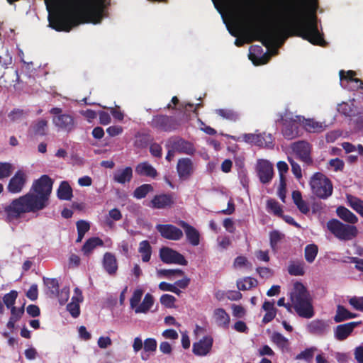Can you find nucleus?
<instances>
[{
    "label": "nucleus",
    "instance_id": "obj_1",
    "mask_svg": "<svg viewBox=\"0 0 363 363\" xmlns=\"http://www.w3.org/2000/svg\"><path fill=\"white\" fill-rule=\"evenodd\" d=\"M290 11L293 18L281 21L271 28L260 23H239L238 27L244 33L252 36V40L261 41L269 48L280 39L282 42L289 36H298L315 45L324 46L325 42L318 28L315 11L308 13L306 0H296Z\"/></svg>",
    "mask_w": 363,
    "mask_h": 363
},
{
    "label": "nucleus",
    "instance_id": "obj_2",
    "mask_svg": "<svg viewBox=\"0 0 363 363\" xmlns=\"http://www.w3.org/2000/svg\"><path fill=\"white\" fill-rule=\"evenodd\" d=\"M103 12L102 5L91 6L86 0H69V9L50 17L49 23L57 31L69 32L80 24L101 23Z\"/></svg>",
    "mask_w": 363,
    "mask_h": 363
},
{
    "label": "nucleus",
    "instance_id": "obj_3",
    "mask_svg": "<svg viewBox=\"0 0 363 363\" xmlns=\"http://www.w3.org/2000/svg\"><path fill=\"white\" fill-rule=\"evenodd\" d=\"M290 300L296 313L302 318H311L314 315L312 298L305 286L296 282L290 294Z\"/></svg>",
    "mask_w": 363,
    "mask_h": 363
},
{
    "label": "nucleus",
    "instance_id": "obj_4",
    "mask_svg": "<svg viewBox=\"0 0 363 363\" xmlns=\"http://www.w3.org/2000/svg\"><path fill=\"white\" fill-rule=\"evenodd\" d=\"M53 180L44 174L33 183L30 191L26 194L38 211L44 209L48 205Z\"/></svg>",
    "mask_w": 363,
    "mask_h": 363
},
{
    "label": "nucleus",
    "instance_id": "obj_5",
    "mask_svg": "<svg viewBox=\"0 0 363 363\" xmlns=\"http://www.w3.org/2000/svg\"><path fill=\"white\" fill-rule=\"evenodd\" d=\"M27 194L13 199L9 204L3 208V213L7 222H13L26 213L38 211Z\"/></svg>",
    "mask_w": 363,
    "mask_h": 363
},
{
    "label": "nucleus",
    "instance_id": "obj_6",
    "mask_svg": "<svg viewBox=\"0 0 363 363\" xmlns=\"http://www.w3.org/2000/svg\"><path fill=\"white\" fill-rule=\"evenodd\" d=\"M312 193L321 199L330 197L333 191L332 182L320 172L315 173L310 180Z\"/></svg>",
    "mask_w": 363,
    "mask_h": 363
},
{
    "label": "nucleus",
    "instance_id": "obj_7",
    "mask_svg": "<svg viewBox=\"0 0 363 363\" xmlns=\"http://www.w3.org/2000/svg\"><path fill=\"white\" fill-rule=\"evenodd\" d=\"M327 228L340 240H351L356 238L358 234V230L355 225L345 224L335 218L328 221Z\"/></svg>",
    "mask_w": 363,
    "mask_h": 363
},
{
    "label": "nucleus",
    "instance_id": "obj_8",
    "mask_svg": "<svg viewBox=\"0 0 363 363\" xmlns=\"http://www.w3.org/2000/svg\"><path fill=\"white\" fill-rule=\"evenodd\" d=\"M150 126L163 132H172L177 130L182 124L181 119L174 116L158 114L154 116Z\"/></svg>",
    "mask_w": 363,
    "mask_h": 363
},
{
    "label": "nucleus",
    "instance_id": "obj_9",
    "mask_svg": "<svg viewBox=\"0 0 363 363\" xmlns=\"http://www.w3.org/2000/svg\"><path fill=\"white\" fill-rule=\"evenodd\" d=\"M299 121L300 116H296V118L287 114L280 116V118L278 121L282 125L281 133L284 138L286 140H292L301 136Z\"/></svg>",
    "mask_w": 363,
    "mask_h": 363
},
{
    "label": "nucleus",
    "instance_id": "obj_10",
    "mask_svg": "<svg viewBox=\"0 0 363 363\" xmlns=\"http://www.w3.org/2000/svg\"><path fill=\"white\" fill-rule=\"evenodd\" d=\"M53 115L52 123L60 130L70 133L75 128V122L73 116L63 113L59 107H53L50 110Z\"/></svg>",
    "mask_w": 363,
    "mask_h": 363
},
{
    "label": "nucleus",
    "instance_id": "obj_11",
    "mask_svg": "<svg viewBox=\"0 0 363 363\" xmlns=\"http://www.w3.org/2000/svg\"><path fill=\"white\" fill-rule=\"evenodd\" d=\"M160 258L165 264H177L186 266L187 260L179 252L168 247H162L160 250Z\"/></svg>",
    "mask_w": 363,
    "mask_h": 363
},
{
    "label": "nucleus",
    "instance_id": "obj_12",
    "mask_svg": "<svg viewBox=\"0 0 363 363\" xmlns=\"http://www.w3.org/2000/svg\"><path fill=\"white\" fill-rule=\"evenodd\" d=\"M167 148H172L175 152L193 155L196 149L194 145L181 138H170L166 144Z\"/></svg>",
    "mask_w": 363,
    "mask_h": 363
},
{
    "label": "nucleus",
    "instance_id": "obj_13",
    "mask_svg": "<svg viewBox=\"0 0 363 363\" xmlns=\"http://www.w3.org/2000/svg\"><path fill=\"white\" fill-rule=\"evenodd\" d=\"M291 148L293 152L296 155L298 158L306 164L313 163L311 157V145L305 140H299L292 144Z\"/></svg>",
    "mask_w": 363,
    "mask_h": 363
},
{
    "label": "nucleus",
    "instance_id": "obj_14",
    "mask_svg": "<svg viewBox=\"0 0 363 363\" xmlns=\"http://www.w3.org/2000/svg\"><path fill=\"white\" fill-rule=\"evenodd\" d=\"M256 171L260 182L264 184H269L274 177L273 165L266 160L257 161Z\"/></svg>",
    "mask_w": 363,
    "mask_h": 363
},
{
    "label": "nucleus",
    "instance_id": "obj_15",
    "mask_svg": "<svg viewBox=\"0 0 363 363\" xmlns=\"http://www.w3.org/2000/svg\"><path fill=\"white\" fill-rule=\"evenodd\" d=\"M27 182V175L23 170H18L10 179L7 190L11 194H18L22 191Z\"/></svg>",
    "mask_w": 363,
    "mask_h": 363
},
{
    "label": "nucleus",
    "instance_id": "obj_16",
    "mask_svg": "<svg viewBox=\"0 0 363 363\" xmlns=\"http://www.w3.org/2000/svg\"><path fill=\"white\" fill-rule=\"evenodd\" d=\"M156 229L162 238L167 240L177 241L183 237L182 230L172 224H158Z\"/></svg>",
    "mask_w": 363,
    "mask_h": 363
},
{
    "label": "nucleus",
    "instance_id": "obj_17",
    "mask_svg": "<svg viewBox=\"0 0 363 363\" xmlns=\"http://www.w3.org/2000/svg\"><path fill=\"white\" fill-rule=\"evenodd\" d=\"M177 172L179 179L188 180L194 172V165L191 159L189 157L179 159L177 164Z\"/></svg>",
    "mask_w": 363,
    "mask_h": 363
},
{
    "label": "nucleus",
    "instance_id": "obj_18",
    "mask_svg": "<svg viewBox=\"0 0 363 363\" xmlns=\"http://www.w3.org/2000/svg\"><path fill=\"white\" fill-rule=\"evenodd\" d=\"M175 203L172 194H161L155 195L150 202L149 206L155 209L172 208Z\"/></svg>",
    "mask_w": 363,
    "mask_h": 363
},
{
    "label": "nucleus",
    "instance_id": "obj_19",
    "mask_svg": "<svg viewBox=\"0 0 363 363\" xmlns=\"http://www.w3.org/2000/svg\"><path fill=\"white\" fill-rule=\"evenodd\" d=\"M361 324V321H352L337 325L334 330L335 337L339 341L346 340L352 334L354 329Z\"/></svg>",
    "mask_w": 363,
    "mask_h": 363
},
{
    "label": "nucleus",
    "instance_id": "obj_20",
    "mask_svg": "<svg viewBox=\"0 0 363 363\" xmlns=\"http://www.w3.org/2000/svg\"><path fill=\"white\" fill-rule=\"evenodd\" d=\"M213 343V340L211 336H204L199 342L193 344L192 352L196 356H206L211 350Z\"/></svg>",
    "mask_w": 363,
    "mask_h": 363
},
{
    "label": "nucleus",
    "instance_id": "obj_21",
    "mask_svg": "<svg viewBox=\"0 0 363 363\" xmlns=\"http://www.w3.org/2000/svg\"><path fill=\"white\" fill-rule=\"evenodd\" d=\"M306 328L308 332L312 335L323 336L328 332L330 323L329 320L315 319L307 325Z\"/></svg>",
    "mask_w": 363,
    "mask_h": 363
},
{
    "label": "nucleus",
    "instance_id": "obj_22",
    "mask_svg": "<svg viewBox=\"0 0 363 363\" xmlns=\"http://www.w3.org/2000/svg\"><path fill=\"white\" fill-rule=\"evenodd\" d=\"M177 224L184 229L186 240L191 245L197 246L199 245L200 233L194 226L182 220Z\"/></svg>",
    "mask_w": 363,
    "mask_h": 363
},
{
    "label": "nucleus",
    "instance_id": "obj_23",
    "mask_svg": "<svg viewBox=\"0 0 363 363\" xmlns=\"http://www.w3.org/2000/svg\"><path fill=\"white\" fill-rule=\"evenodd\" d=\"M263 52L262 48L259 45H252L250 47V59L256 65H264L268 62L270 56L267 53L263 54L258 57L255 54L261 55Z\"/></svg>",
    "mask_w": 363,
    "mask_h": 363
},
{
    "label": "nucleus",
    "instance_id": "obj_24",
    "mask_svg": "<svg viewBox=\"0 0 363 363\" xmlns=\"http://www.w3.org/2000/svg\"><path fill=\"white\" fill-rule=\"evenodd\" d=\"M132 178L133 169L130 167H126L124 169L116 170L113 176L114 182L121 184L130 182Z\"/></svg>",
    "mask_w": 363,
    "mask_h": 363
},
{
    "label": "nucleus",
    "instance_id": "obj_25",
    "mask_svg": "<svg viewBox=\"0 0 363 363\" xmlns=\"http://www.w3.org/2000/svg\"><path fill=\"white\" fill-rule=\"evenodd\" d=\"M103 267L110 275H113L118 269L117 260L115 255L111 252H106L103 258Z\"/></svg>",
    "mask_w": 363,
    "mask_h": 363
},
{
    "label": "nucleus",
    "instance_id": "obj_26",
    "mask_svg": "<svg viewBox=\"0 0 363 363\" xmlns=\"http://www.w3.org/2000/svg\"><path fill=\"white\" fill-rule=\"evenodd\" d=\"M303 128L309 133H321L326 129L327 125L325 123L316 121L313 118H308L303 121Z\"/></svg>",
    "mask_w": 363,
    "mask_h": 363
},
{
    "label": "nucleus",
    "instance_id": "obj_27",
    "mask_svg": "<svg viewBox=\"0 0 363 363\" xmlns=\"http://www.w3.org/2000/svg\"><path fill=\"white\" fill-rule=\"evenodd\" d=\"M104 241L99 237L89 238L82 247V252L85 256H89L97 247L104 246Z\"/></svg>",
    "mask_w": 363,
    "mask_h": 363
},
{
    "label": "nucleus",
    "instance_id": "obj_28",
    "mask_svg": "<svg viewBox=\"0 0 363 363\" xmlns=\"http://www.w3.org/2000/svg\"><path fill=\"white\" fill-rule=\"evenodd\" d=\"M135 172L138 174L151 178H155L157 176V172L155 167L147 162L138 164L135 167Z\"/></svg>",
    "mask_w": 363,
    "mask_h": 363
},
{
    "label": "nucleus",
    "instance_id": "obj_29",
    "mask_svg": "<svg viewBox=\"0 0 363 363\" xmlns=\"http://www.w3.org/2000/svg\"><path fill=\"white\" fill-rule=\"evenodd\" d=\"M336 213L340 219L353 225L358 222V218L356 215L345 206L337 207Z\"/></svg>",
    "mask_w": 363,
    "mask_h": 363
},
{
    "label": "nucleus",
    "instance_id": "obj_30",
    "mask_svg": "<svg viewBox=\"0 0 363 363\" xmlns=\"http://www.w3.org/2000/svg\"><path fill=\"white\" fill-rule=\"evenodd\" d=\"M292 199L294 204L301 213L306 215L310 211L309 204L303 199L300 191L296 190L292 192Z\"/></svg>",
    "mask_w": 363,
    "mask_h": 363
},
{
    "label": "nucleus",
    "instance_id": "obj_31",
    "mask_svg": "<svg viewBox=\"0 0 363 363\" xmlns=\"http://www.w3.org/2000/svg\"><path fill=\"white\" fill-rule=\"evenodd\" d=\"M57 195L60 200L70 201L72 199V189L67 182L63 181L60 183Z\"/></svg>",
    "mask_w": 363,
    "mask_h": 363
},
{
    "label": "nucleus",
    "instance_id": "obj_32",
    "mask_svg": "<svg viewBox=\"0 0 363 363\" xmlns=\"http://www.w3.org/2000/svg\"><path fill=\"white\" fill-rule=\"evenodd\" d=\"M217 325L220 327L228 328L230 323V316L226 311L221 308H216L213 313Z\"/></svg>",
    "mask_w": 363,
    "mask_h": 363
},
{
    "label": "nucleus",
    "instance_id": "obj_33",
    "mask_svg": "<svg viewBox=\"0 0 363 363\" xmlns=\"http://www.w3.org/2000/svg\"><path fill=\"white\" fill-rule=\"evenodd\" d=\"M258 285V281L256 279L247 277L237 281V287L238 290L246 291L256 287Z\"/></svg>",
    "mask_w": 363,
    "mask_h": 363
},
{
    "label": "nucleus",
    "instance_id": "obj_34",
    "mask_svg": "<svg viewBox=\"0 0 363 363\" xmlns=\"http://www.w3.org/2000/svg\"><path fill=\"white\" fill-rule=\"evenodd\" d=\"M144 352L141 355V358L143 360L148 359L150 354L148 353L154 352L157 350V341L154 338H147L144 341L143 345Z\"/></svg>",
    "mask_w": 363,
    "mask_h": 363
},
{
    "label": "nucleus",
    "instance_id": "obj_35",
    "mask_svg": "<svg viewBox=\"0 0 363 363\" xmlns=\"http://www.w3.org/2000/svg\"><path fill=\"white\" fill-rule=\"evenodd\" d=\"M138 252L141 254L144 262L150 261L152 255V247L147 240H143L139 244Z\"/></svg>",
    "mask_w": 363,
    "mask_h": 363
},
{
    "label": "nucleus",
    "instance_id": "obj_36",
    "mask_svg": "<svg viewBox=\"0 0 363 363\" xmlns=\"http://www.w3.org/2000/svg\"><path fill=\"white\" fill-rule=\"evenodd\" d=\"M154 303L153 296L150 294H145L143 302L135 309L136 313H147Z\"/></svg>",
    "mask_w": 363,
    "mask_h": 363
},
{
    "label": "nucleus",
    "instance_id": "obj_37",
    "mask_svg": "<svg viewBox=\"0 0 363 363\" xmlns=\"http://www.w3.org/2000/svg\"><path fill=\"white\" fill-rule=\"evenodd\" d=\"M318 252V247L315 244L307 245L304 250V257L307 262L312 263L315 259Z\"/></svg>",
    "mask_w": 363,
    "mask_h": 363
},
{
    "label": "nucleus",
    "instance_id": "obj_38",
    "mask_svg": "<svg viewBox=\"0 0 363 363\" xmlns=\"http://www.w3.org/2000/svg\"><path fill=\"white\" fill-rule=\"evenodd\" d=\"M32 129L35 135L44 136L48 132V121L45 119H40L34 123Z\"/></svg>",
    "mask_w": 363,
    "mask_h": 363
},
{
    "label": "nucleus",
    "instance_id": "obj_39",
    "mask_svg": "<svg viewBox=\"0 0 363 363\" xmlns=\"http://www.w3.org/2000/svg\"><path fill=\"white\" fill-rule=\"evenodd\" d=\"M153 186L151 184H142L134 190L133 196L138 199H143L148 193L153 191Z\"/></svg>",
    "mask_w": 363,
    "mask_h": 363
},
{
    "label": "nucleus",
    "instance_id": "obj_40",
    "mask_svg": "<svg viewBox=\"0 0 363 363\" xmlns=\"http://www.w3.org/2000/svg\"><path fill=\"white\" fill-rule=\"evenodd\" d=\"M347 201L350 206L363 218V201L353 196H348Z\"/></svg>",
    "mask_w": 363,
    "mask_h": 363
},
{
    "label": "nucleus",
    "instance_id": "obj_41",
    "mask_svg": "<svg viewBox=\"0 0 363 363\" xmlns=\"http://www.w3.org/2000/svg\"><path fill=\"white\" fill-rule=\"evenodd\" d=\"M152 140L151 136L148 134L138 133L135 135L134 145L138 148H144L148 145Z\"/></svg>",
    "mask_w": 363,
    "mask_h": 363
},
{
    "label": "nucleus",
    "instance_id": "obj_42",
    "mask_svg": "<svg viewBox=\"0 0 363 363\" xmlns=\"http://www.w3.org/2000/svg\"><path fill=\"white\" fill-rule=\"evenodd\" d=\"M267 209L269 212L273 213L275 216L280 217L282 216L283 210L281 205L274 199H269L267 201Z\"/></svg>",
    "mask_w": 363,
    "mask_h": 363
},
{
    "label": "nucleus",
    "instance_id": "obj_43",
    "mask_svg": "<svg viewBox=\"0 0 363 363\" xmlns=\"http://www.w3.org/2000/svg\"><path fill=\"white\" fill-rule=\"evenodd\" d=\"M272 341L279 348L284 349L289 346V340L280 333L274 332L271 337Z\"/></svg>",
    "mask_w": 363,
    "mask_h": 363
},
{
    "label": "nucleus",
    "instance_id": "obj_44",
    "mask_svg": "<svg viewBox=\"0 0 363 363\" xmlns=\"http://www.w3.org/2000/svg\"><path fill=\"white\" fill-rule=\"evenodd\" d=\"M303 266V262L291 263L288 267V272L293 276H303L305 273Z\"/></svg>",
    "mask_w": 363,
    "mask_h": 363
},
{
    "label": "nucleus",
    "instance_id": "obj_45",
    "mask_svg": "<svg viewBox=\"0 0 363 363\" xmlns=\"http://www.w3.org/2000/svg\"><path fill=\"white\" fill-rule=\"evenodd\" d=\"M216 113L222 118L231 121H236L239 116L238 113L232 109H217Z\"/></svg>",
    "mask_w": 363,
    "mask_h": 363
},
{
    "label": "nucleus",
    "instance_id": "obj_46",
    "mask_svg": "<svg viewBox=\"0 0 363 363\" xmlns=\"http://www.w3.org/2000/svg\"><path fill=\"white\" fill-rule=\"evenodd\" d=\"M349 311L342 305H337L336 309V313L333 317V320L335 323H341L347 320V315Z\"/></svg>",
    "mask_w": 363,
    "mask_h": 363
},
{
    "label": "nucleus",
    "instance_id": "obj_47",
    "mask_svg": "<svg viewBox=\"0 0 363 363\" xmlns=\"http://www.w3.org/2000/svg\"><path fill=\"white\" fill-rule=\"evenodd\" d=\"M13 169L11 163L0 162V179L9 177L13 173Z\"/></svg>",
    "mask_w": 363,
    "mask_h": 363
},
{
    "label": "nucleus",
    "instance_id": "obj_48",
    "mask_svg": "<svg viewBox=\"0 0 363 363\" xmlns=\"http://www.w3.org/2000/svg\"><path fill=\"white\" fill-rule=\"evenodd\" d=\"M258 136L260 137L259 138V140L260 141V143L258 144L259 147H273L274 138L270 133H263L258 134Z\"/></svg>",
    "mask_w": 363,
    "mask_h": 363
},
{
    "label": "nucleus",
    "instance_id": "obj_49",
    "mask_svg": "<svg viewBox=\"0 0 363 363\" xmlns=\"http://www.w3.org/2000/svg\"><path fill=\"white\" fill-rule=\"evenodd\" d=\"M18 293L15 290L11 291L9 293L6 294L3 297V301L8 308H11L13 306L15 301L17 298Z\"/></svg>",
    "mask_w": 363,
    "mask_h": 363
},
{
    "label": "nucleus",
    "instance_id": "obj_50",
    "mask_svg": "<svg viewBox=\"0 0 363 363\" xmlns=\"http://www.w3.org/2000/svg\"><path fill=\"white\" fill-rule=\"evenodd\" d=\"M284 237V235L279 232L278 230H273L270 232V246L272 250L277 249L279 242Z\"/></svg>",
    "mask_w": 363,
    "mask_h": 363
},
{
    "label": "nucleus",
    "instance_id": "obj_51",
    "mask_svg": "<svg viewBox=\"0 0 363 363\" xmlns=\"http://www.w3.org/2000/svg\"><path fill=\"white\" fill-rule=\"evenodd\" d=\"M184 274V271L179 269H160L157 271L159 277L169 278L174 276H183Z\"/></svg>",
    "mask_w": 363,
    "mask_h": 363
},
{
    "label": "nucleus",
    "instance_id": "obj_52",
    "mask_svg": "<svg viewBox=\"0 0 363 363\" xmlns=\"http://www.w3.org/2000/svg\"><path fill=\"white\" fill-rule=\"evenodd\" d=\"M160 301L161 304L166 308H172L174 307L176 298L172 295L166 294L161 296Z\"/></svg>",
    "mask_w": 363,
    "mask_h": 363
},
{
    "label": "nucleus",
    "instance_id": "obj_53",
    "mask_svg": "<svg viewBox=\"0 0 363 363\" xmlns=\"http://www.w3.org/2000/svg\"><path fill=\"white\" fill-rule=\"evenodd\" d=\"M315 348L311 347L307 348L305 350L302 351L299 354H298L296 357V359H304L308 362H310L314 354Z\"/></svg>",
    "mask_w": 363,
    "mask_h": 363
},
{
    "label": "nucleus",
    "instance_id": "obj_54",
    "mask_svg": "<svg viewBox=\"0 0 363 363\" xmlns=\"http://www.w3.org/2000/svg\"><path fill=\"white\" fill-rule=\"evenodd\" d=\"M45 285L51 290L52 294L58 293L59 291V283L56 279L51 278H43Z\"/></svg>",
    "mask_w": 363,
    "mask_h": 363
},
{
    "label": "nucleus",
    "instance_id": "obj_55",
    "mask_svg": "<svg viewBox=\"0 0 363 363\" xmlns=\"http://www.w3.org/2000/svg\"><path fill=\"white\" fill-rule=\"evenodd\" d=\"M26 115V112L23 109L14 108L9 114V118L14 122L22 119Z\"/></svg>",
    "mask_w": 363,
    "mask_h": 363
},
{
    "label": "nucleus",
    "instance_id": "obj_56",
    "mask_svg": "<svg viewBox=\"0 0 363 363\" xmlns=\"http://www.w3.org/2000/svg\"><path fill=\"white\" fill-rule=\"evenodd\" d=\"M24 305L18 308L15 306H13L11 308L10 318L17 322L21 318V317L24 314Z\"/></svg>",
    "mask_w": 363,
    "mask_h": 363
},
{
    "label": "nucleus",
    "instance_id": "obj_57",
    "mask_svg": "<svg viewBox=\"0 0 363 363\" xmlns=\"http://www.w3.org/2000/svg\"><path fill=\"white\" fill-rule=\"evenodd\" d=\"M337 111L340 113L345 116H352L354 115L353 108L347 103H342L338 105Z\"/></svg>",
    "mask_w": 363,
    "mask_h": 363
},
{
    "label": "nucleus",
    "instance_id": "obj_58",
    "mask_svg": "<svg viewBox=\"0 0 363 363\" xmlns=\"http://www.w3.org/2000/svg\"><path fill=\"white\" fill-rule=\"evenodd\" d=\"M349 303L357 311L363 312V296H353L350 298Z\"/></svg>",
    "mask_w": 363,
    "mask_h": 363
},
{
    "label": "nucleus",
    "instance_id": "obj_59",
    "mask_svg": "<svg viewBox=\"0 0 363 363\" xmlns=\"http://www.w3.org/2000/svg\"><path fill=\"white\" fill-rule=\"evenodd\" d=\"M143 291L141 289H136L133 292V294L130 300L131 308L135 309L138 306V303L140 301Z\"/></svg>",
    "mask_w": 363,
    "mask_h": 363
},
{
    "label": "nucleus",
    "instance_id": "obj_60",
    "mask_svg": "<svg viewBox=\"0 0 363 363\" xmlns=\"http://www.w3.org/2000/svg\"><path fill=\"white\" fill-rule=\"evenodd\" d=\"M329 165L333 168L335 172L342 171L345 167V163L343 160L340 158L331 159L329 162Z\"/></svg>",
    "mask_w": 363,
    "mask_h": 363
},
{
    "label": "nucleus",
    "instance_id": "obj_61",
    "mask_svg": "<svg viewBox=\"0 0 363 363\" xmlns=\"http://www.w3.org/2000/svg\"><path fill=\"white\" fill-rule=\"evenodd\" d=\"M67 309L73 318H77L80 314V306L77 303L70 302L67 305Z\"/></svg>",
    "mask_w": 363,
    "mask_h": 363
},
{
    "label": "nucleus",
    "instance_id": "obj_62",
    "mask_svg": "<svg viewBox=\"0 0 363 363\" xmlns=\"http://www.w3.org/2000/svg\"><path fill=\"white\" fill-rule=\"evenodd\" d=\"M242 138L246 143L253 144L257 146H258V144L260 143L259 140L260 137L258 136V134L246 133L243 135Z\"/></svg>",
    "mask_w": 363,
    "mask_h": 363
},
{
    "label": "nucleus",
    "instance_id": "obj_63",
    "mask_svg": "<svg viewBox=\"0 0 363 363\" xmlns=\"http://www.w3.org/2000/svg\"><path fill=\"white\" fill-rule=\"evenodd\" d=\"M288 161L291 166V171L293 174L295 175L296 177L298 179L301 178L302 177V173L300 165L290 157H288Z\"/></svg>",
    "mask_w": 363,
    "mask_h": 363
},
{
    "label": "nucleus",
    "instance_id": "obj_64",
    "mask_svg": "<svg viewBox=\"0 0 363 363\" xmlns=\"http://www.w3.org/2000/svg\"><path fill=\"white\" fill-rule=\"evenodd\" d=\"M339 75L341 81L347 80L348 82H352L353 78L356 75V72L353 70H348L347 72L340 70Z\"/></svg>",
    "mask_w": 363,
    "mask_h": 363
}]
</instances>
